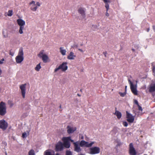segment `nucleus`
Wrapping results in <instances>:
<instances>
[{
	"mask_svg": "<svg viewBox=\"0 0 155 155\" xmlns=\"http://www.w3.org/2000/svg\"><path fill=\"white\" fill-rule=\"evenodd\" d=\"M38 56L42 59L43 62L44 63H47L50 61V59L48 55L45 53L44 50H41L39 53L38 54Z\"/></svg>",
	"mask_w": 155,
	"mask_h": 155,
	"instance_id": "nucleus-2",
	"label": "nucleus"
},
{
	"mask_svg": "<svg viewBox=\"0 0 155 155\" xmlns=\"http://www.w3.org/2000/svg\"><path fill=\"white\" fill-rule=\"evenodd\" d=\"M132 50L133 51H135V49H132Z\"/></svg>",
	"mask_w": 155,
	"mask_h": 155,
	"instance_id": "nucleus-48",
	"label": "nucleus"
},
{
	"mask_svg": "<svg viewBox=\"0 0 155 155\" xmlns=\"http://www.w3.org/2000/svg\"><path fill=\"white\" fill-rule=\"evenodd\" d=\"M78 95L79 96H80L79 95V94H78Z\"/></svg>",
	"mask_w": 155,
	"mask_h": 155,
	"instance_id": "nucleus-54",
	"label": "nucleus"
},
{
	"mask_svg": "<svg viewBox=\"0 0 155 155\" xmlns=\"http://www.w3.org/2000/svg\"><path fill=\"white\" fill-rule=\"evenodd\" d=\"M153 29L154 30H155V26L153 25Z\"/></svg>",
	"mask_w": 155,
	"mask_h": 155,
	"instance_id": "nucleus-45",
	"label": "nucleus"
},
{
	"mask_svg": "<svg viewBox=\"0 0 155 155\" xmlns=\"http://www.w3.org/2000/svg\"><path fill=\"white\" fill-rule=\"evenodd\" d=\"M44 155H59L58 153L55 154L54 152L51 150H47L44 153Z\"/></svg>",
	"mask_w": 155,
	"mask_h": 155,
	"instance_id": "nucleus-16",
	"label": "nucleus"
},
{
	"mask_svg": "<svg viewBox=\"0 0 155 155\" xmlns=\"http://www.w3.org/2000/svg\"><path fill=\"white\" fill-rule=\"evenodd\" d=\"M18 25L20 26H23L25 25V21L21 18H19L17 20Z\"/></svg>",
	"mask_w": 155,
	"mask_h": 155,
	"instance_id": "nucleus-18",
	"label": "nucleus"
},
{
	"mask_svg": "<svg viewBox=\"0 0 155 155\" xmlns=\"http://www.w3.org/2000/svg\"><path fill=\"white\" fill-rule=\"evenodd\" d=\"M78 45H74L72 47V48H78Z\"/></svg>",
	"mask_w": 155,
	"mask_h": 155,
	"instance_id": "nucleus-39",
	"label": "nucleus"
},
{
	"mask_svg": "<svg viewBox=\"0 0 155 155\" xmlns=\"http://www.w3.org/2000/svg\"><path fill=\"white\" fill-rule=\"evenodd\" d=\"M64 146V143H63L61 142H58L56 145V150L57 151H61L63 150Z\"/></svg>",
	"mask_w": 155,
	"mask_h": 155,
	"instance_id": "nucleus-12",
	"label": "nucleus"
},
{
	"mask_svg": "<svg viewBox=\"0 0 155 155\" xmlns=\"http://www.w3.org/2000/svg\"><path fill=\"white\" fill-rule=\"evenodd\" d=\"M138 106L139 110L142 111V107H140L139 105H138Z\"/></svg>",
	"mask_w": 155,
	"mask_h": 155,
	"instance_id": "nucleus-37",
	"label": "nucleus"
},
{
	"mask_svg": "<svg viewBox=\"0 0 155 155\" xmlns=\"http://www.w3.org/2000/svg\"><path fill=\"white\" fill-rule=\"evenodd\" d=\"M60 69H61V68H60V66H59V67H58L56 68L54 70V72H56L57 71H58L59 70H60Z\"/></svg>",
	"mask_w": 155,
	"mask_h": 155,
	"instance_id": "nucleus-31",
	"label": "nucleus"
},
{
	"mask_svg": "<svg viewBox=\"0 0 155 155\" xmlns=\"http://www.w3.org/2000/svg\"><path fill=\"white\" fill-rule=\"evenodd\" d=\"M6 106L5 103L1 102L0 104V115H4L6 112Z\"/></svg>",
	"mask_w": 155,
	"mask_h": 155,
	"instance_id": "nucleus-6",
	"label": "nucleus"
},
{
	"mask_svg": "<svg viewBox=\"0 0 155 155\" xmlns=\"http://www.w3.org/2000/svg\"><path fill=\"white\" fill-rule=\"evenodd\" d=\"M127 86H125V92H126V89H127Z\"/></svg>",
	"mask_w": 155,
	"mask_h": 155,
	"instance_id": "nucleus-46",
	"label": "nucleus"
},
{
	"mask_svg": "<svg viewBox=\"0 0 155 155\" xmlns=\"http://www.w3.org/2000/svg\"><path fill=\"white\" fill-rule=\"evenodd\" d=\"M26 84H22L19 87L21 90V92L23 98H25V94L26 93Z\"/></svg>",
	"mask_w": 155,
	"mask_h": 155,
	"instance_id": "nucleus-10",
	"label": "nucleus"
},
{
	"mask_svg": "<svg viewBox=\"0 0 155 155\" xmlns=\"http://www.w3.org/2000/svg\"><path fill=\"white\" fill-rule=\"evenodd\" d=\"M143 155H147V154H144Z\"/></svg>",
	"mask_w": 155,
	"mask_h": 155,
	"instance_id": "nucleus-53",
	"label": "nucleus"
},
{
	"mask_svg": "<svg viewBox=\"0 0 155 155\" xmlns=\"http://www.w3.org/2000/svg\"><path fill=\"white\" fill-rule=\"evenodd\" d=\"M8 103L10 105V107H12L14 105V104L12 100H8Z\"/></svg>",
	"mask_w": 155,
	"mask_h": 155,
	"instance_id": "nucleus-29",
	"label": "nucleus"
},
{
	"mask_svg": "<svg viewBox=\"0 0 155 155\" xmlns=\"http://www.w3.org/2000/svg\"><path fill=\"white\" fill-rule=\"evenodd\" d=\"M106 15L107 17H108L109 16V14L107 12V10H106Z\"/></svg>",
	"mask_w": 155,
	"mask_h": 155,
	"instance_id": "nucleus-40",
	"label": "nucleus"
},
{
	"mask_svg": "<svg viewBox=\"0 0 155 155\" xmlns=\"http://www.w3.org/2000/svg\"><path fill=\"white\" fill-rule=\"evenodd\" d=\"M13 10H9L8 11V13L7 14L6 12L5 14V16H6L7 15L8 16H11L13 15Z\"/></svg>",
	"mask_w": 155,
	"mask_h": 155,
	"instance_id": "nucleus-25",
	"label": "nucleus"
},
{
	"mask_svg": "<svg viewBox=\"0 0 155 155\" xmlns=\"http://www.w3.org/2000/svg\"><path fill=\"white\" fill-rule=\"evenodd\" d=\"M3 37L4 38H6L8 37V31L7 29H4L2 31Z\"/></svg>",
	"mask_w": 155,
	"mask_h": 155,
	"instance_id": "nucleus-23",
	"label": "nucleus"
},
{
	"mask_svg": "<svg viewBox=\"0 0 155 155\" xmlns=\"http://www.w3.org/2000/svg\"><path fill=\"white\" fill-rule=\"evenodd\" d=\"M27 136V135L26 133H24L22 134V137L23 138H26Z\"/></svg>",
	"mask_w": 155,
	"mask_h": 155,
	"instance_id": "nucleus-33",
	"label": "nucleus"
},
{
	"mask_svg": "<svg viewBox=\"0 0 155 155\" xmlns=\"http://www.w3.org/2000/svg\"><path fill=\"white\" fill-rule=\"evenodd\" d=\"M76 57V55L72 51H71L67 57V59L70 60H74Z\"/></svg>",
	"mask_w": 155,
	"mask_h": 155,
	"instance_id": "nucleus-14",
	"label": "nucleus"
},
{
	"mask_svg": "<svg viewBox=\"0 0 155 155\" xmlns=\"http://www.w3.org/2000/svg\"><path fill=\"white\" fill-rule=\"evenodd\" d=\"M95 143L94 141H92L91 143H88L84 140H81L79 144L81 147H91Z\"/></svg>",
	"mask_w": 155,
	"mask_h": 155,
	"instance_id": "nucleus-8",
	"label": "nucleus"
},
{
	"mask_svg": "<svg viewBox=\"0 0 155 155\" xmlns=\"http://www.w3.org/2000/svg\"><path fill=\"white\" fill-rule=\"evenodd\" d=\"M135 103L136 104H137V105L138 106V105H139V104H138V102L137 101H135Z\"/></svg>",
	"mask_w": 155,
	"mask_h": 155,
	"instance_id": "nucleus-44",
	"label": "nucleus"
},
{
	"mask_svg": "<svg viewBox=\"0 0 155 155\" xmlns=\"http://www.w3.org/2000/svg\"><path fill=\"white\" fill-rule=\"evenodd\" d=\"M78 12L81 15L83 18H85V10L84 8H80L78 10Z\"/></svg>",
	"mask_w": 155,
	"mask_h": 155,
	"instance_id": "nucleus-19",
	"label": "nucleus"
},
{
	"mask_svg": "<svg viewBox=\"0 0 155 155\" xmlns=\"http://www.w3.org/2000/svg\"><path fill=\"white\" fill-rule=\"evenodd\" d=\"M60 52L63 56H64L66 54L67 51L63 47H61L59 48Z\"/></svg>",
	"mask_w": 155,
	"mask_h": 155,
	"instance_id": "nucleus-22",
	"label": "nucleus"
},
{
	"mask_svg": "<svg viewBox=\"0 0 155 155\" xmlns=\"http://www.w3.org/2000/svg\"><path fill=\"white\" fill-rule=\"evenodd\" d=\"M152 71L154 73L155 71V67L154 66H153Z\"/></svg>",
	"mask_w": 155,
	"mask_h": 155,
	"instance_id": "nucleus-41",
	"label": "nucleus"
},
{
	"mask_svg": "<svg viewBox=\"0 0 155 155\" xmlns=\"http://www.w3.org/2000/svg\"><path fill=\"white\" fill-rule=\"evenodd\" d=\"M149 91L150 92L155 91V84H151L149 88Z\"/></svg>",
	"mask_w": 155,
	"mask_h": 155,
	"instance_id": "nucleus-21",
	"label": "nucleus"
},
{
	"mask_svg": "<svg viewBox=\"0 0 155 155\" xmlns=\"http://www.w3.org/2000/svg\"><path fill=\"white\" fill-rule=\"evenodd\" d=\"M8 127V124L5 121L2 120L0 121V128L3 130H5Z\"/></svg>",
	"mask_w": 155,
	"mask_h": 155,
	"instance_id": "nucleus-11",
	"label": "nucleus"
},
{
	"mask_svg": "<svg viewBox=\"0 0 155 155\" xmlns=\"http://www.w3.org/2000/svg\"><path fill=\"white\" fill-rule=\"evenodd\" d=\"M29 4L31 6V9L33 11H36L38 7H40L41 5L39 2H37L36 3L34 1H32Z\"/></svg>",
	"mask_w": 155,
	"mask_h": 155,
	"instance_id": "nucleus-5",
	"label": "nucleus"
},
{
	"mask_svg": "<svg viewBox=\"0 0 155 155\" xmlns=\"http://www.w3.org/2000/svg\"><path fill=\"white\" fill-rule=\"evenodd\" d=\"M149 31V29H148L147 30V31L148 32Z\"/></svg>",
	"mask_w": 155,
	"mask_h": 155,
	"instance_id": "nucleus-49",
	"label": "nucleus"
},
{
	"mask_svg": "<svg viewBox=\"0 0 155 155\" xmlns=\"http://www.w3.org/2000/svg\"><path fill=\"white\" fill-rule=\"evenodd\" d=\"M28 155H35L34 150L31 149L29 150L28 152Z\"/></svg>",
	"mask_w": 155,
	"mask_h": 155,
	"instance_id": "nucleus-28",
	"label": "nucleus"
},
{
	"mask_svg": "<svg viewBox=\"0 0 155 155\" xmlns=\"http://www.w3.org/2000/svg\"><path fill=\"white\" fill-rule=\"evenodd\" d=\"M10 54L12 56H13V54H12L11 53V52H10Z\"/></svg>",
	"mask_w": 155,
	"mask_h": 155,
	"instance_id": "nucleus-47",
	"label": "nucleus"
},
{
	"mask_svg": "<svg viewBox=\"0 0 155 155\" xmlns=\"http://www.w3.org/2000/svg\"><path fill=\"white\" fill-rule=\"evenodd\" d=\"M129 153L130 155L136 154V151L132 143H130L129 145Z\"/></svg>",
	"mask_w": 155,
	"mask_h": 155,
	"instance_id": "nucleus-13",
	"label": "nucleus"
},
{
	"mask_svg": "<svg viewBox=\"0 0 155 155\" xmlns=\"http://www.w3.org/2000/svg\"><path fill=\"white\" fill-rule=\"evenodd\" d=\"M119 94L120 95L121 97H124L126 95V92H124V93H123L120 92H119Z\"/></svg>",
	"mask_w": 155,
	"mask_h": 155,
	"instance_id": "nucleus-30",
	"label": "nucleus"
},
{
	"mask_svg": "<svg viewBox=\"0 0 155 155\" xmlns=\"http://www.w3.org/2000/svg\"><path fill=\"white\" fill-rule=\"evenodd\" d=\"M128 81L130 85L131 91L132 93L135 95H137L138 94V91L137 90V81H136V84H134L130 79H129Z\"/></svg>",
	"mask_w": 155,
	"mask_h": 155,
	"instance_id": "nucleus-3",
	"label": "nucleus"
},
{
	"mask_svg": "<svg viewBox=\"0 0 155 155\" xmlns=\"http://www.w3.org/2000/svg\"><path fill=\"white\" fill-rule=\"evenodd\" d=\"M24 26H20L18 31V32L20 34H22L23 33V30L24 29Z\"/></svg>",
	"mask_w": 155,
	"mask_h": 155,
	"instance_id": "nucleus-26",
	"label": "nucleus"
},
{
	"mask_svg": "<svg viewBox=\"0 0 155 155\" xmlns=\"http://www.w3.org/2000/svg\"><path fill=\"white\" fill-rule=\"evenodd\" d=\"M100 148L97 147H93L89 149V153L91 154H95L100 152Z\"/></svg>",
	"mask_w": 155,
	"mask_h": 155,
	"instance_id": "nucleus-7",
	"label": "nucleus"
},
{
	"mask_svg": "<svg viewBox=\"0 0 155 155\" xmlns=\"http://www.w3.org/2000/svg\"><path fill=\"white\" fill-rule=\"evenodd\" d=\"M6 155H7V154H6Z\"/></svg>",
	"mask_w": 155,
	"mask_h": 155,
	"instance_id": "nucleus-55",
	"label": "nucleus"
},
{
	"mask_svg": "<svg viewBox=\"0 0 155 155\" xmlns=\"http://www.w3.org/2000/svg\"><path fill=\"white\" fill-rule=\"evenodd\" d=\"M4 61V59H2L0 60V64H2L3 63V61Z\"/></svg>",
	"mask_w": 155,
	"mask_h": 155,
	"instance_id": "nucleus-38",
	"label": "nucleus"
},
{
	"mask_svg": "<svg viewBox=\"0 0 155 155\" xmlns=\"http://www.w3.org/2000/svg\"><path fill=\"white\" fill-rule=\"evenodd\" d=\"M78 50L79 51H80L81 52H84L83 50L82 49H81L78 48Z\"/></svg>",
	"mask_w": 155,
	"mask_h": 155,
	"instance_id": "nucleus-42",
	"label": "nucleus"
},
{
	"mask_svg": "<svg viewBox=\"0 0 155 155\" xmlns=\"http://www.w3.org/2000/svg\"><path fill=\"white\" fill-rule=\"evenodd\" d=\"M61 105H60V107H59L60 108H61Z\"/></svg>",
	"mask_w": 155,
	"mask_h": 155,
	"instance_id": "nucleus-50",
	"label": "nucleus"
},
{
	"mask_svg": "<svg viewBox=\"0 0 155 155\" xmlns=\"http://www.w3.org/2000/svg\"><path fill=\"white\" fill-rule=\"evenodd\" d=\"M123 124L124 126L126 127H127L128 126V124L126 121L123 122Z\"/></svg>",
	"mask_w": 155,
	"mask_h": 155,
	"instance_id": "nucleus-34",
	"label": "nucleus"
},
{
	"mask_svg": "<svg viewBox=\"0 0 155 155\" xmlns=\"http://www.w3.org/2000/svg\"><path fill=\"white\" fill-rule=\"evenodd\" d=\"M67 129L68 132L69 134L73 133L76 130V127H71L69 126H68Z\"/></svg>",
	"mask_w": 155,
	"mask_h": 155,
	"instance_id": "nucleus-20",
	"label": "nucleus"
},
{
	"mask_svg": "<svg viewBox=\"0 0 155 155\" xmlns=\"http://www.w3.org/2000/svg\"><path fill=\"white\" fill-rule=\"evenodd\" d=\"M134 116H133L131 114L129 113L127 111H126V117L127 121L129 123H132L134 120Z\"/></svg>",
	"mask_w": 155,
	"mask_h": 155,
	"instance_id": "nucleus-9",
	"label": "nucleus"
},
{
	"mask_svg": "<svg viewBox=\"0 0 155 155\" xmlns=\"http://www.w3.org/2000/svg\"><path fill=\"white\" fill-rule=\"evenodd\" d=\"M66 155H72V154L71 151H67L66 153Z\"/></svg>",
	"mask_w": 155,
	"mask_h": 155,
	"instance_id": "nucleus-35",
	"label": "nucleus"
},
{
	"mask_svg": "<svg viewBox=\"0 0 155 155\" xmlns=\"http://www.w3.org/2000/svg\"><path fill=\"white\" fill-rule=\"evenodd\" d=\"M81 138H82V139H83V137H81Z\"/></svg>",
	"mask_w": 155,
	"mask_h": 155,
	"instance_id": "nucleus-52",
	"label": "nucleus"
},
{
	"mask_svg": "<svg viewBox=\"0 0 155 155\" xmlns=\"http://www.w3.org/2000/svg\"><path fill=\"white\" fill-rule=\"evenodd\" d=\"M79 155H84L83 154H80Z\"/></svg>",
	"mask_w": 155,
	"mask_h": 155,
	"instance_id": "nucleus-51",
	"label": "nucleus"
},
{
	"mask_svg": "<svg viewBox=\"0 0 155 155\" xmlns=\"http://www.w3.org/2000/svg\"><path fill=\"white\" fill-rule=\"evenodd\" d=\"M71 137H63L62 138V140L64 142V147L67 148H69L70 147V141L71 142H74V140H71Z\"/></svg>",
	"mask_w": 155,
	"mask_h": 155,
	"instance_id": "nucleus-4",
	"label": "nucleus"
},
{
	"mask_svg": "<svg viewBox=\"0 0 155 155\" xmlns=\"http://www.w3.org/2000/svg\"><path fill=\"white\" fill-rule=\"evenodd\" d=\"M115 114L117 116L118 119H120L122 116L121 112L118 110H116Z\"/></svg>",
	"mask_w": 155,
	"mask_h": 155,
	"instance_id": "nucleus-24",
	"label": "nucleus"
},
{
	"mask_svg": "<svg viewBox=\"0 0 155 155\" xmlns=\"http://www.w3.org/2000/svg\"><path fill=\"white\" fill-rule=\"evenodd\" d=\"M24 52L22 48H20L18 51L17 56L15 58L16 62L18 64L21 63L23 61Z\"/></svg>",
	"mask_w": 155,
	"mask_h": 155,
	"instance_id": "nucleus-1",
	"label": "nucleus"
},
{
	"mask_svg": "<svg viewBox=\"0 0 155 155\" xmlns=\"http://www.w3.org/2000/svg\"><path fill=\"white\" fill-rule=\"evenodd\" d=\"M105 4H108V3H110V1L109 0H103Z\"/></svg>",
	"mask_w": 155,
	"mask_h": 155,
	"instance_id": "nucleus-36",
	"label": "nucleus"
},
{
	"mask_svg": "<svg viewBox=\"0 0 155 155\" xmlns=\"http://www.w3.org/2000/svg\"><path fill=\"white\" fill-rule=\"evenodd\" d=\"M74 150L77 152H80L81 150V149L79 145V143L78 142L74 143Z\"/></svg>",
	"mask_w": 155,
	"mask_h": 155,
	"instance_id": "nucleus-15",
	"label": "nucleus"
},
{
	"mask_svg": "<svg viewBox=\"0 0 155 155\" xmlns=\"http://www.w3.org/2000/svg\"><path fill=\"white\" fill-rule=\"evenodd\" d=\"M103 54H104V55L105 56V57H106L107 53L106 52H104L103 53Z\"/></svg>",
	"mask_w": 155,
	"mask_h": 155,
	"instance_id": "nucleus-43",
	"label": "nucleus"
},
{
	"mask_svg": "<svg viewBox=\"0 0 155 155\" xmlns=\"http://www.w3.org/2000/svg\"><path fill=\"white\" fill-rule=\"evenodd\" d=\"M67 62H63L59 65L61 69L63 71H65L67 70L68 67L67 66Z\"/></svg>",
	"mask_w": 155,
	"mask_h": 155,
	"instance_id": "nucleus-17",
	"label": "nucleus"
},
{
	"mask_svg": "<svg viewBox=\"0 0 155 155\" xmlns=\"http://www.w3.org/2000/svg\"><path fill=\"white\" fill-rule=\"evenodd\" d=\"M105 7L106 8L107 12L108 11L109 8V6L108 4H105Z\"/></svg>",
	"mask_w": 155,
	"mask_h": 155,
	"instance_id": "nucleus-32",
	"label": "nucleus"
},
{
	"mask_svg": "<svg viewBox=\"0 0 155 155\" xmlns=\"http://www.w3.org/2000/svg\"><path fill=\"white\" fill-rule=\"evenodd\" d=\"M41 68V66L40 63H39L36 65V66L35 68V70L37 71H39Z\"/></svg>",
	"mask_w": 155,
	"mask_h": 155,
	"instance_id": "nucleus-27",
	"label": "nucleus"
}]
</instances>
